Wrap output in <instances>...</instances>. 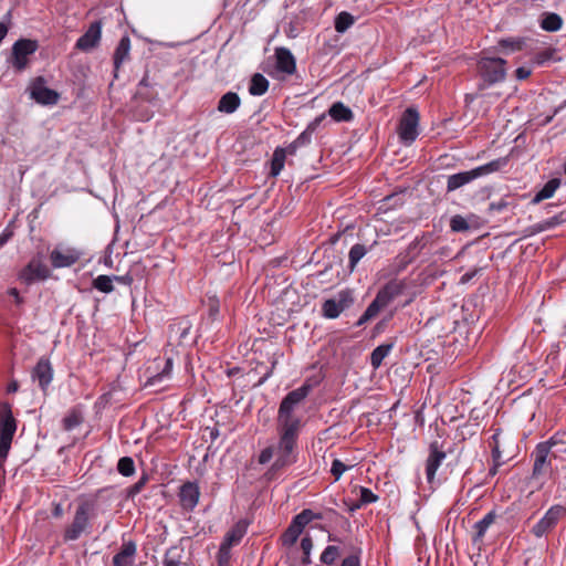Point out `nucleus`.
Instances as JSON below:
<instances>
[{"label":"nucleus","mask_w":566,"mask_h":566,"mask_svg":"<svg viewBox=\"0 0 566 566\" xmlns=\"http://www.w3.org/2000/svg\"><path fill=\"white\" fill-rule=\"evenodd\" d=\"M534 479H542L553 475L558 471V465L554 461L560 459L563 469H566V443L557 441L554 437L547 441L539 442L532 452Z\"/></svg>","instance_id":"1"},{"label":"nucleus","mask_w":566,"mask_h":566,"mask_svg":"<svg viewBox=\"0 0 566 566\" xmlns=\"http://www.w3.org/2000/svg\"><path fill=\"white\" fill-rule=\"evenodd\" d=\"M312 385L304 382L283 398L277 411V427L301 428V419L295 416V411L310 395Z\"/></svg>","instance_id":"2"},{"label":"nucleus","mask_w":566,"mask_h":566,"mask_svg":"<svg viewBox=\"0 0 566 566\" xmlns=\"http://www.w3.org/2000/svg\"><path fill=\"white\" fill-rule=\"evenodd\" d=\"M405 286V283L398 280H391L386 283L378 291L374 301L367 306L366 311L359 317L356 326H361L376 317L381 310L386 308L397 296L402 294Z\"/></svg>","instance_id":"3"},{"label":"nucleus","mask_w":566,"mask_h":566,"mask_svg":"<svg viewBox=\"0 0 566 566\" xmlns=\"http://www.w3.org/2000/svg\"><path fill=\"white\" fill-rule=\"evenodd\" d=\"M277 431L280 440L274 448L276 458L272 465L273 470H280L296 461L294 449L296 447L300 429L277 427Z\"/></svg>","instance_id":"4"},{"label":"nucleus","mask_w":566,"mask_h":566,"mask_svg":"<svg viewBox=\"0 0 566 566\" xmlns=\"http://www.w3.org/2000/svg\"><path fill=\"white\" fill-rule=\"evenodd\" d=\"M506 61L502 57L483 56L478 62V72L482 78L479 90H485L506 77Z\"/></svg>","instance_id":"5"},{"label":"nucleus","mask_w":566,"mask_h":566,"mask_svg":"<svg viewBox=\"0 0 566 566\" xmlns=\"http://www.w3.org/2000/svg\"><path fill=\"white\" fill-rule=\"evenodd\" d=\"M17 431V422L12 416L9 405H3L0 409V461H6L13 436Z\"/></svg>","instance_id":"6"},{"label":"nucleus","mask_w":566,"mask_h":566,"mask_svg":"<svg viewBox=\"0 0 566 566\" xmlns=\"http://www.w3.org/2000/svg\"><path fill=\"white\" fill-rule=\"evenodd\" d=\"M419 113L413 107H408L401 115L398 125V137L402 145L410 146L419 136Z\"/></svg>","instance_id":"7"},{"label":"nucleus","mask_w":566,"mask_h":566,"mask_svg":"<svg viewBox=\"0 0 566 566\" xmlns=\"http://www.w3.org/2000/svg\"><path fill=\"white\" fill-rule=\"evenodd\" d=\"M92 511L93 507L88 502H84L76 507L71 525L65 528V541H76L83 533L87 532L93 515Z\"/></svg>","instance_id":"8"},{"label":"nucleus","mask_w":566,"mask_h":566,"mask_svg":"<svg viewBox=\"0 0 566 566\" xmlns=\"http://www.w3.org/2000/svg\"><path fill=\"white\" fill-rule=\"evenodd\" d=\"M354 303V297L349 290H343L333 298L325 300L322 304L323 316L328 319L337 318L345 310Z\"/></svg>","instance_id":"9"},{"label":"nucleus","mask_w":566,"mask_h":566,"mask_svg":"<svg viewBox=\"0 0 566 566\" xmlns=\"http://www.w3.org/2000/svg\"><path fill=\"white\" fill-rule=\"evenodd\" d=\"M566 516V507L560 504L551 506L544 516L532 527V534L539 538L551 532Z\"/></svg>","instance_id":"10"},{"label":"nucleus","mask_w":566,"mask_h":566,"mask_svg":"<svg viewBox=\"0 0 566 566\" xmlns=\"http://www.w3.org/2000/svg\"><path fill=\"white\" fill-rule=\"evenodd\" d=\"M50 274V269L43 260L40 256H34L19 272L18 279L27 285H31L35 281H45Z\"/></svg>","instance_id":"11"},{"label":"nucleus","mask_w":566,"mask_h":566,"mask_svg":"<svg viewBox=\"0 0 566 566\" xmlns=\"http://www.w3.org/2000/svg\"><path fill=\"white\" fill-rule=\"evenodd\" d=\"M83 252L74 247L57 244L50 253V261L54 269L70 268L80 261Z\"/></svg>","instance_id":"12"},{"label":"nucleus","mask_w":566,"mask_h":566,"mask_svg":"<svg viewBox=\"0 0 566 566\" xmlns=\"http://www.w3.org/2000/svg\"><path fill=\"white\" fill-rule=\"evenodd\" d=\"M30 95L41 105H55L60 95L56 91L45 86V80L42 76L36 77L30 85Z\"/></svg>","instance_id":"13"},{"label":"nucleus","mask_w":566,"mask_h":566,"mask_svg":"<svg viewBox=\"0 0 566 566\" xmlns=\"http://www.w3.org/2000/svg\"><path fill=\"white\" fill-rule=\"evenodd\" d=\"M54 376L52 364L48 357H41L31 371V378L36 381L40 389L45 394Z\"/></svg>","instance_id":"14"},{"label":"nucleus","mask_w":566,"mask_h":566,"mask_svg":"<svg viewBox=\"0 0 566 566\" xmlns=\"http://www.w3.org/2000/svg\"><path fill=\"white\" fill-rule=\"evenodd\" d=\"M38 49V43L29 39H20L12 46L13 66L23 70L28 64V56Z\"/></svg>","instance_id":"15"},{"label":"nucleus","mask_w":566,"mask_h":566,"mask_svg":"<svg viewBox=\"0 0 566 566\" xmlns=\"http://www.w3.org/2000/svg\"><path fill=\"white\" fill-rule=\"evenodd\" d=\"M432 242L433 238L431 233H423L421 237L415 238V240L409 243L405 254L399 255L401 268H406L409 263L413 262L420 252L430 247Z\"/></svg>","instance_id":"16"},{"label":"nucleus","mask_w":566,"mask_h":566,"mask_svg":"<svg viewBox=\"0 0 566 566\" xmlns=\"http://www.w3.org/2000/svg\"><path fill=\"white\" fill-rule=\"evenodd\" d=\"M447 454L442 450V446L438 440H434L429 446V455L426 462V476L429 483L434 480L437 470L446 459Z\"/></svg>","instance_id":"17"},{"label":"nucleus","mask_w":566,"mask_h":566,"mask_svg":"<svg viewBox=\"0 0 566 566\" xmlns=\"http://www.w3.org/2000/svg\"><path fill=\"white\" fill-rule=\"evenodd\" d=\"M179 502L185 511L191 512L198 504L200 489L196 482H186L180 486L178 493Z\"/></svg>","instance_id":"18"},{"label":"nucleus","mask_w":566,"mask_h":566,"mask_svg":"<svg viewBox=\"0 0 566 566\" xmlns=\"http://www.w3.org/2000/svg\"><path fill=\"white\" fill-rule=\"evenodd\" d=\"M137 556V545L132 539H123L118 552L113 556L114 566H134Z\"/></svg>","instance_id":"19"},{"label":"nucleus","mask_w":566,"mask_h":566,"mask_svg":"<svg viewBox=\"0 0 566 566\" xmlns=\"http://www.w3.org/2000/svg\"><path fill=\"white\" fill-rule=\"evenodd\" d=\"M102 34V22L95 21L93 22L87 31L77 39L76 41V48L82 51H90L93 48H95Z\"/></svg>","instance_id":"20"},{"label":"nucleus","mask_w":566,"mask_h":566,"mask_svg":"<svg viewBox=\"0 0 566 566\" xmlns=\"http://www.w3.org/2000/svg\"><path fill=\"white\" fill-rule=\"evenodd\" d=\"M276 69L287 75H292L296 71V61L292 52L286 48L275 49Z\"/></svg>","instance_id":"21"},{"label":"nucleus","mask_w":566,"mask_h":566,"mask_svg":"<svg viewBox=\"0 0 566 566\" xmlns=\"http://www.w3.org/2000/svg\"><path fill=\"white\" fill-rule=\"evenodd\" d=\"M496 517H497V514L493 510V511H490L488 514H485L482 520L478 521L473 525V530H474V534L472 536L473 545L480 546L483 543V538H484L486 531L490 528L491 525L494 524Z\"/></svg>","instance_id":"22"},{"label":"nucleus","mask_w":566,"mask_h":566,"mask_svg":"<svg viewBox=\"0 0 566 566\" xmlns=\"http://www.w3.org/2000/svg\"><path fill=\"white\" fill-rule=\"evenodd\" d=\"M476 178L478 174H474L473 169L450 175L447 180V192H453L457 189L472 182Z\"/></svg>","instance_id":"23"},{"label":"nucleus","mask_w":566,"mask_h":566,"mask_svg":"<svg viewBox=\"0 0 566 566\" xmlns=\"http://www.w3.org/2000/svg\"><path fill=\"white\" fill-rule=\"evenodd\" d=\"M185 549L181 545L169 547L163 558V566H191L184 560Z\"/></svg>","instance_id":"24"},{"label":"nucleus","mask_w":566,"mask_h":566,"mask_svg":"<svg viewBox=\"0 0 566 566\" xmlns=\"http://www.w3.org/2000/svg\"><path fill=\"white\" fill-rule=\"evenodd\" d=\"M241 105L240 96L234 92H227L218 102L217 109L223 114H233Z\"/></svg>","instance_id":"25"},{"label":"nucleus","mask_w":566,"mask_h":566,"mask_svg":"<svg viewBox=\"0 0 566 566\" xmlns=\"http://www.w3.org/2000/svg\"><path fill=\"white\" fill-rule=\"evenodd\" d=\"M539 27L546 32H556L563 27V18L555 12H543L539 18Z\"/></svg>","instance_id":"26"},{"label":"nucleus","mask_w":566,"mask_h":566,"mask_svg":"<svg viewBox=\"0 0 566 566\" xmlns=\"http://www.w3.org/2000/svg\"><path fill=\"white\" fill-rule=\"evenodd\" d=\"M130 51V39L125 35L123 36L114 52V67H115V77L117 76L116 72L119 70L123 62L128 57Z\"/></svg>","instance_id":"27"},{"label":"nucleus","mask_w":566,"mask_h":566,"mask_svg":"<svg viewBox=\"0 0 566 566\" xmlns=\"http://www.w3.org/2000/svg\"><path fill=\"white\" fill-rule=\"evenodd\" d=\"M328 115L335 122H350L354 118L352 109L342 102L334 103L328 109Z\"/></svg>","instance_id":"28"},{"label":"nucleus","mask_w":566,"mask_h":566,"mask_svg":"<svg viewBox=\"0 0 566 566\" xmlns=\"http://www.w3.org/2000/svg\"><path fill=\"white\" fill-rule=\"evenodd\" d=\"M245 534V526L241 524H237L232 527L224 536L220 547L226 549H231L233 545H237L241 542Z\"/></svg>","instance_id":"29"},{"label":"nucleus","mask_w":566,"mask_h":566,"mask_svg":"<svg viewBox=\"0 0 566 566\" xmlns=\"http://www.w3.org/2000/svg\"><path fill=\"white\" fill-rule=\"evenodd\" d=\"M325 118V114H322L321 116H317L314 120H312L304 132H302L297 138L294 140L296 145L300 147L306 146L312 140L313 133L317 129V127L321 125L323 119Z\"/></svg>","instance_id":"30"},{"label":"nucleus","mask_w":566,"mask_h":566,"mask_svg":"<svg viewBox=\"0 0 566 566\" xmlns=\"http://www.w3.org/2000/svg\"><path fill=\"white\" fill-rule=\"evenodd\" d=\"M560 180L558 178H553L548 180L544 187L534 196L532 199L533 203H539L545 199H549L554 196L555 191L559 188Z\"/></svg>","instance_id":"31"},{"label":"nucleus","mask_w":566,"mask_h":566,"mask_svg":"<svg viewBox=\"0 0 566 566\" xmlns=\"http://www.w3.org/2000/svg\"><path fill=\"white\" fill-rule=\"evenodd\" d=\"M497 46L505 54L518 52V51H522L523 48L525 46V39L524 38L501 39L497 42Z\"/></svg>","instance_id":"32"},{"label":"nucleus","mask_w":566,"mask_h":566,"mask_svg":"<svg viewBox=\"0 0 566 566\" xmlns=\"http://www.w3.org/2000/svg\"><path fill=\"white\" fill-rule=\"evenodd\" d=\"M507 163H509L507 157H501V158L494 159L485 165L479 166V167L474 168L473 170H474V174H478V178H480L484 175H489V174L499 171L500 169L505 167L507 165Z\"/></svg>","instance_id":"33"},{"label":"nucleus","mask_w":566,"mask_h":566,"mask_svg":"<svg viewBox=\"0 0 566 566\" xmlns=\"http://www.w3.org/2000/svg\"><path fill=\"white\" fill-rule=\"evenodd\" d=\"M269 90V81L260 73L252 76L249 85V93L253 96H261Z\"/></svg>","instance_id":"34"},{"label":"nucleus","mask_w":566,"mask_h":566,"mask_svg":"<svg viewBox=\"0 0 566 566\" xmlns=\"http://www.w3.org/2000/svg\"><path fill=\"white\" fill-rule=\"evenodd\" d=\"M172 370V359L167 358L165 360V365L163 367V370L160 373H157L156 375H153L147 379L146 386H159L164 381L168 380L170 378Z\"/></svg>","instance_id":"35"},{"label":"nucleus","mask_w":566,"mask_h":566,"mask_svg":"<svg viewBox=\"0 0 566 566\" xmlns=\"http://www.w3.org/2000/svg\"><path fill=\"white\" fill-rule=\"evenodd\" d=\"M392 344H381L377 346L370 354V365L377 369L384 359L390 354Z\"/></svg>","instance_id":"36"},{"label":"nucleus","mask_w":566,"mask_h":566,"mask_svg":"<svg viewBox=\"0 0 566 566\" xmlns=\"http://www.w3.org/2000/svg\"><path fill=\"white\" fill-rule=\"evenodd\" d=\"M369 249L360 243L354 244L348 253V266L353 271L359 261L368 253Z\"/></svg>","instance_id":"37"},{"label":"nucleus","mask_w":566,"mask_h":566,"mask_svg":"<svg viewBox=\"0 0 566 566\" xmlns=\"http://www.w3.org/2000/svg\"><path fill=\"white\" fill-rule=\"evenodd\" d=\"M285 163V150L281 147H277L272 156L271 160V176L276 177L280 175L282 169L284 168Z\"/></svg>","instance_id":"38"},{"label":"nucleus","mask_w":566,"mask_h":566,"mask_svg":"<svg viewBox=\"0 0 566 566\" xmlns=\"http://www.w3.org/2000/svg\"><path fill=\"white\" fill-rule=\"evenodd\" d=\"M355 23V19L354 17L346 12V11H343L340 12L336 19H335V30L338 32V33H344L346 32L353 24Z\"/></svg>","instance_id":"39"},{"label":"nucleus","mask_w":566,"mask_h":566,"mask_svg":"<svg viewBox=\"0 0 566 566\" xmlns=\"http://www.w3.org/2000/svg\"><path fill=\"white\" fill-rule=\"evenodd\" d=\"M566 221V213L560 212L554 217H551L548 219H545L541 222H538L535 227L537 231H546L549 229L555 228L556 226H559Z\"/></svg>","instance_id":"40"},{"label":"nucleus","mask_w":566,"mask_h":566,"mask_svg":"<svg viewBox=\"0 0 566 566\" xmlns=\"http://www.w3.org/2000/svg\"><path fill=\"white\" fill-rule=\"evenodd\" d=\"M83 421L82 415L78 410L72 409L64 418H63V428L66 431H72L76 427H78Z\"/></svg>","instance_id":"41"},{"label":"nucleus","mask_w":566,"mask_h":566,"mask_svg":"<svg viewBox=\"0 0 566 566\" xmlns=\"http://www.w3.org/2000/svg\"><path fill=\"white\" fill-rule=\"evenodd\" d=\"M113 276L98 275L93 280V287L103 293H111L114 291Z\"/></svg>","instance_id":"42"},{"label":"nucleus","mask_w":566,"mask_h":566,"mask_svg":"<svg viewBox=\"0 0 566 566\" xmlns=\"http://www.w3.org/2000/svg\"><path fill=\"white\" fill-rule=\"evenodd\" d=\"M339 556V547L335 545H328L321 554L319 560L325 565H333Z\"/></svg>","instance_id":"43"},{"label":"nucleus","mask_w":566,"mask_h":566,"mask_svg":"<svg viewBox=\"0 0 566 566\" xmlns=\"http://www.w3.org/2000/svg\"><path fill=\"white\" fill-rule=\"evenodd\" d=\"M302 530L297 527L293 522H291L287 530L284 532L282 536L283 545L292 546L296 543L298 536L302 534Z\"/></svg>","instance_id":"44"},{"label":"nucleus","mask_w":566,"mask_h":566,"mask_svg":"<svg viewBox=\"0 0 566 566\" xmlns=\"http://www.w3.org/2000/svg\"><path fill=\"white\" fill-rule=\"evenodd\" d=\"M316 517L319 516L315 515L312 510L306 509L303 510L300 514L295 515L292 522L303 531L304 527Z\"/></svg>","instance_id":"45"},{"label":"nucleus","mask_w":566,"mask_h":566,"mask_svg":"<svg viewBox=\"0 0 566 566\" xmlns=\"http://www.w3.org/2000/svg\"><path fill=\"white\" fill-rule=\"evenodd\" d=\"M118 472L124 476H130L135 472V463L130 457H123L117 463Z\"/></svg>","instance_id":"46"},{"label":"nucleus","mask_w":566,"mask_h":566,"mask_svg":"<svg viewBox=\"0 0 566 566\" xmlns=\"http://www.w3.org/2000/svg\"><path fill=\"white\" fill-rule=\"evenodd\" d=\"M312 548H313L312 538L310 536L303 537L301 541V549L303 552V557L301 560L302 565L307 566L312 563V560H311Z\"/></svg>","instance_id":"47"},{"label":"nucleus","mask_w":566,"mask_h":566,"mask_svg":"<svg viewBox=\"0 0 566 566\" xmlns=\"http://www.w3.org/2000/svg\"><path fill=\"white\" fill-rule=\"evenodd\" d=\"M450 229L453 232H464L470 229V226L464 217L455 214L450 220Z\"/></svg>","instance_id":"48"},{"label":"nucleus","mask_w":566,"mask_h":566,"mask_svg":"<svg viewBox=\"0 0 566 566\" xmlns=\"http://www.w3.org/2000/svg\"><path fill=\"white\" fill-rule=\"evenodd\" d=\"M359 501L360 505H367L378 501V496L368 488H359Z\"/></svg>","instance_id":"49"},{"label":"nucleus","mask_w":566,"mask_h":566,"mask_svg":"<svg viewBox=\"0 0 566 566\" xmlns=\"http://www.w3.org/2000/svg\"><path fill=\"white\" fill-rule=\"evenodd\" d=\"M556 54V49H546L541 52H537L534 56V62L537 65H544L546 62L554 59Z\"/></svg>","instance_id":"50"},{"label":"nucleus","mask_w":566,"mask_h":566,"mask_svg":"<svg viewBox=\"0 0 566 566\" xmlns=\"http://www.w3.org/2000/svg\"><path fill=\"white\" fill-rule=\"evenodd\" d=\"M349 469L348 465L343 463L340 460L335 459L332 463L331 473L335 478V480H339L344 472Z\"/></svg>","instance_id":"51"},{"label":"nucleus","mask_w":566,"mask_h":566,"mask_svg":"<svg viewBox=\"0 0 566 566\" xmlns=\"http://www.w3.org/2000/svg\"><path fill=\"white\" fill-rule=\"evenodd\" d=\"M218 566H229L230 563V551L219 547L218 552Z\"/></svg>","instance_id":"52"},{"label":"nucleus","mask_w":566,"mask_h":566,"mask_svg":"<svg viewBox=\"0 0 566 566\" xmlns=\"http://www.w3.org/2000/svg\"><path fill=\"white\" fill-rule=\"evenodd\" d=\"M274 454L275 451L273 447L265 448L264 450L261 451L259 455V462L261 464H265L273 458Z\"/></svg>","instance_id":"53"},{"label":"nucleus","mask_w":566,"mask_h":566,"mask_svg":"<svg viewBox=\"0 0 566 566\" xmlns=\"http://www.w3.org/2000/svg\"><path fill=\"white\" fill-rule=\"evenodd\" d=\"M506 207H507V202L504 199H500L497 201H492L489 206V209L491 211L502 212L503 210L506 209Z\"/></svg>","instance_id":"54"},{"label":"nucleus","mask_w":566,"mask_h":566,"mask_svg":"<svg viewBox=\"0 0 566 566\" xmlns=\"http://www.w3.org/2000/svg\"><path fill=\"white\" fill-rule=\"evenodd\" d=\"M145 483H146V478H142L138 482H136L134 485H132L129 489V495L135 496L136 494H138L145 486Z\"/></svg>","instance_id":"55"},{"label":"nucleus","mask_w":566,"mask_h":566,"mask_svg":"<svg viewBox=\"0 0 566 566\" xmlns=\"http://www.w3.org/2000/svg\"><path fill=\"white\" fill-rule=\"evenodd\" d=\"M532 74V71L526 67H517L515 71V76L518 81L526 80Z\"/></svg>","instance_id":"56"},{"label":"nucleus","mask_w":566,"mask_h":566,"mask_svg":"<svg viewBox=\"0 0 566 566\" xmlns=\"http://www.w3.org/2000/svg\"><path fill=\"white\" fill-rule=\"evenodd\" d=\"M339 566H360L359 558L355 555H350L344 558Z\"/></svg>","instance_id":"57"},{"label":"nucleus","mask_w":566,"mask_h":566,"mask_svg":"<svg viewBox=\"0 0 566 566\" xmlns=\"http://www.w3.org/2000/svg\"><path fill=\"white\" fill-rule=\"evenodd\" d=\"M481 271V269H474L472 271H469L467 273H464L462 276H461V280L460 282L465 284L468 282H470L474 276L478 275V273Z\"/></svg>","instance_id":"58"},{"label":"nucleus","mask_w":566,"mask_h":566,"mask_svg":"<svg viewBox=\"0 0 566 566\" xmlns=\"http://www.w3.org/2000/svg\"><path fill=\"white\" fill-rule=\"evenodd\" d=\"M8 294L14 298L18 305L23 303V298L20 296V293L15 287L9 289Z\"/></svg>","instance_id":"59"},{"label":"nucleus","mask_w":566,"mask_h":566,"mask_svg":"<svg viewBox=\"0 0 566 566\" xmlns=\"http://www.w3.org/2000/svg\"><path fill=\"white\" fill-rule=\"evenodd\" d=\"M113 280L125 285H129L133 282V277L130 275H114Z\"/></svg>","instance_id":"60"},{"label":"nucleus","mask_w":566,"mask_h":566,"mask_svg":"<svg viewBox=\"0 0 566 566\" xmlns=\"http://www.w3.org/2000/svg\"><path fill=\"white\" fill-rule=\"evenodd\" d=\"M436 255H438L440 259L449 258L450 256V248L449 247H441L434 252Z\"/></svg>","instance_id":"61"},{"label":"nucleus","mask_w":566,"mask_h":566,"mask_svg":"<svg viewBox=\"0 0 566 566\" xmlns=\"http://www.w3.org/2000/svg\"><path fill=\"white\" fill-rule=\"evenodd\" d=\"M300 148L298 145H296V143L293 140L286 148H283L285 150V156L286 155H295L296 150Z\"/></svg>","instance_id":"62"},{"label":"nucleus","mask_w":566,"mask_h":566,"mask_svg":"<svg viewBox=\"0 0 566 566\" xmlns=\"http://www.w3.org/2000/svg\"><path fill=\"white\" fill-rule=\"evenodd\" d=\"M9 237H10V235H9V234H7V233H2V234H0V248H1L2 245H4V244L8 242Z\"/></svg>","instance_id":"63"},{"label":"nucleus","mask_w":566,"mask_h":566,"mask_svg":"<svg viewBox=\"0 0 566 566\" xmlns=\"http://www.w3.org/2000/svg\"><path fill=\"white\" fill-rule=\"evenodd\" d=\"M18 390V384L17 382H11L9 386H8V391L9 392H14Z\"/></svg>","instance_id":"64"}]
</instances>
